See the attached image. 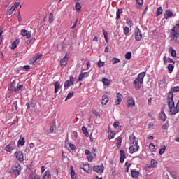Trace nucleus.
Segmentation results:
<instances>
[{"label": "nucleus", "mask_w": 179, "mask_h": 179, "mask_svg": "<svg viewBox=\"0 0 179 179\" xmlns=\"http://www.w3.org/2000/svg\"><path fill=\"white\" fill-rule=\"evenodd\" d=\"M49 22L50 23H52L54 22V15L50 13L49 15Z\"/></svg>", "instance_id": "de8ad7c7"}, {"label": "nucleus", "mask_w": 179, "mask_h": 179, "mask_svg": "<svg viewBox=\"0 0 179 179\" xmlns=\"http://www.w3.org/2000/svg\"><path fill=\"white\" fill-rule=\"evenodd\" d=\"M107 103H108V97L103 96L101 99V104L103 106H106V104H107Z\"/></svg>", "instance_id": "5701e85b"}, {"label": "nucleus", "mask_w": 179, "mask_h": 179, "mask_svg": "<svg viewBox=\"0 0 179 179\" xmlns=\"http://www.w3.org/2000/svg\"><path fill=\"white\" fill-rule=\"evenodd\" d=\"M146 76L145 72L140 73L137 78L134 81V86L136 90H141V87H142V85H143V79Z\"/></svg>", "instance_id": "f257e3e1"}, {"label": "nucleus", "mask_w": 179, "mask_h": 179, "mask_svg": "<svg viewBox=\"0 0 179 179\" xmlns=\"http://www.w3.org/2000/svg\"><path fill=\"white\" fill-rule=\"evenodd\" d=\"M13 12H15V8L14 7H11L7 12V15H12V13H13Z\"/></svg>", "instance_id": "c03bdc74"}, {"label": "nucleus", "mask_w": 179, "mask_h": 179, "mask_svg": "<svg viewBox=\"0 0 179 179\" xmlns=\"http://www.w3.org/2000/svg\"><path fill=\"white\" fill-rule=\"evenodd\" d=\"M159 87H162V89H164L166 87V79H162L159 81Z\"/></svg>", "instance_id": "6ab92c4d"}, {"label": "nucleus", "mask_w": 179, "mask_h": 179, "mask_svg": "<svg viewBox=\"0 0 179 179\" xmlns=\"http://www.w3.org/2000/svg\"><path fill=\"white\" fill-rule=\"evenodd\" d=\"M13 89H16V87H15V83H11L10 84V90H12V92H13Z\"/></svg>", "instance_id": "052dcab7"}, {"label": "nucleus", "mask_w": 179, "mask_h": 179, "mask_svg": "<svg viewBox=\"0 0 179 179\" xmlns=\"http://www.w3.org/2000/svg\"><path fill=\"white\" fill-rule=\"evenodd\" d=\"M84 171L89 173V170H90V165L89 164H85L83 165V168H82Z\"/></svg>", "instance_id": "c756f323"}, {"label": "nucleus", "mask_w": 179, "mask_h": 179, "mask_svg": "<svg viewBox=\"0 0 179 179\" xmlns=\"http://www.w3.org/2000/svg\"><path fill=\"white\" fill-rule=\"evenodd\" d=\"M87 77H89V73L83 72V71H81V73L78 76V81L82 82L83 79H85V78H87Z\"/></svg>", "instance_id": "f8f14e48"}, {"label": "nucleus", "mask_w": 179, "mask_h": 179, "mask_svg": "<svg viewBox=\"0 0 179 179\" xmlns=\"http://www.w3.org/2000/svg\"><path fill=\"white\" fill-rule=\"evenodd\" d=\"M69 148L71 150H75L76 149V145H75V144L69 143Z\"/></svg>", "instance_id": "6e6d98bb"}, {"label": "nucleus", "mask_w": 179, "mask_h": 179, "mask_svg": "<svg viewBox=\"0 0 179 179\" xmlns=\"http://www.w3.org/2000/svg\"><path fill=\"white\" fill-rule=\"evenodd\" d=\"M123 31H124V34L125 36H127V34L129 33V28L128 27H125L124 29H123Z\"/></svg>", "instance_id": "79ce46f5"}, {"label": "nucleus", "mask_w": 179, "mask_h": 179, "mask_svg": "<svg viewBox=\"0 0 179 179\" xmlns=\"http://www.w3.org/2000/svg\"><path fill=\"white\" fill-rule=\"evenodd\" d=\"M73 136H74V138H78V132H76V131H73Z\"/></svg>", "instance_id": "774afa93"}, {"label": "nucleus", "mask_w": 179, "mask_h": 179, "mask_svg": "<svg viewBox=\"0 0 179 179\" xmlns=\"http://www.w3.org/2000/svg\"><path fill=\"white\" fill-rule=\"evenodd\" d=\"M23 89V85H17V87L13 89V92H19Z\"/></svg>", "instance_id": "72a5a7b5"}, {"label": "nucleus", "mask_w": 179, "mask_h": 179, "mask_svg": "<svg viewBox=\"0 0 179 179\" xmlns=\"http://www.w3.org/2000/svg\"><path fill=\"white\" fill-rule=\"evenodd\" d=\"M93 170L96 173H100L101 174V173L104 172V166L103 165L95 166L93 167Z\"/></svg>", "instance_id": "6e6552de"}, {"label": "nucleus", "mask_w": 179, "mask_h": 179, "mask_svg": "<svg viewBox=\"0 0 179 179\" xmlns=\"http://www.w3.org/2000/svg\"><path fill=\"white\" fill-rule=\"evenodd\" d=\"M87 159L88 162H92L93 160V155H87Z\"/></svg>", "instance_id": "4d7b16f0"}, {"label": "nucleus", "mask_w": 179, "mask_h": 179, "mask_svg": "<svg viewBox=\"0 0 179 179\" xmlns=\"http://www.w3.org/2000/svg\"><path fill=\"white\" fill-rule=\"evenodd\" d=\"M126 156H125V151L121 150H120V163H124L125 160Z\"/></svg>", "instance_id": "f3484780"}, {"label": "nucleus", "mask_w": 179, "mask_h": 179, "mask_svg": "<svg viewBox=\"0 0 179 179\" xmlns=\"http://www.w3.org/2000/svg\"><path fill=\"white\" fill-rule=\"evenodd\" d=\"M173 40H177L179 37V20L176 22V25L173 27L171 31Z\"/></svg>", "instance_id": "f03ea898"}, {"label": "nucleus", "mask_w": 179, "mask_h": 179, "mask_svg": "<svg viewBox=\"0 0 179 179\" xmlns=\"http://www.w3.org/2000/svg\"><path fill=\"white\" fill-rule=\"evenodd\" d=\"M114 128H118L120 127V122H115L113 124Z\"/></svg>", "instance_id": "13d9d810"}, {"label": "nucleus", "mask_w": 179, "mask_h": 179, "mask_svg": "<svg viewBox=\"0 0 179 179\" xmlns=\"http://www.w3.org/2000/svg\"><path fill=\"white\" fill-rule=\"evenodd\" d=\"M131 177H133V178H138V177H139V172L131 171Z\"/></svg>", "instance_id": "7c9ffc66"}, {"label": "nucleus", "mask_w": 179, "mask_h": 179, "mask_svg": "<svg viewBox=\"0 0 179 179\" xmlns=\"http://www.w3.org/2000/svg\"><path fill=\"white\" fill-rule=\"evenodd\" d=\"M162 129H164L165 131L169 129V122H166V124H163Z\"/></svg>", "instance_id": "3c124183"}, {"label": "nucleus", "mask_w": 179, "mask_h": 179, "mask_svg": "<svg viewBox=\"0 0 179 179\" xmlns=\"http://www.w3.org/2000/svg\"><path fill=\"white\" fill-rule=\"evenodd\" d=\"M176 17V15L173 14V12H171L170 10H168L165 12L164 13V19H166V20L170 19V17Z\"/></svg>", "instance_id": "ddd939ff"}, {"label": "nucleus", "mask_w": 179, "mask_h": 179, "mask_svg": "<svg viewBox=\"0 0 179 179\" xmlns=\"http://www.w3.org/2000/svg\"><path fill=\"white\" fill-rule=\"evenodd\" d=\"M43 57V55H37L35 57H34V64L37 62L38 59H40Z\"/></svg>", "instance_id": "a19ab883"}, {"label": "nucleus", "mask_w": 179, "mask_h": 179, "mask_svg": "<svg viewBox=\"0 0 179 179\" xmlns=\"http://www.w3.org/2000/svg\"><path fill=\"white\" fill-rule=\"evenodd\" d=\"M168 69H169L170 73H171V72H173V69H174V65L169 64L168 65Z\"/></svg>", "instance_id": "a18cd8bd"}, {"label": "nucleus", "mask_w": 179, "mask_h": 179, "mask_svg": "<svg viewBox=\"0 0 179 179\" xmlns=\"http://www.w3.org/2000/svg\"><path fill=\"white\" fill-rule=\"evenodd\" d=\"M129 143L130 145H138V139L135 135L131 134L129 136Z\"/></svg>", "instance_id": "1a4fd4ad"}, {"label": "nucleus", "mask_w": 179, "mask_h": 179, "mask_svg": "<svg viewBox=\"0 0 179 179\" xmlns=\"http://www.w3.org/2000/svg\"><path fill=\"white\" fill-rule=\"evenodd\" d=\"M46 178L51 179V173H50L49 171H48V173L46 174Z\"/></svg>", "instance_id": "69168bd1"}, {"label": "nucleus", "mask_w": 179, "mask_h": 179, "mask_svg": "<svg viewBox=\"0 0 179 179\" xmlns=\"http://www.w3.org/2000/svg\"><path fill=\"white\" fill-rule=\"evenodd\" d=\"M25 143L24 137H20L18 141V145H20V146H24Z\"/></svg>", "instance_id": "a878e982"}, {"label": "nucleus", "mask_w": 179, "mask_h": 179, "mask_svg": "<svg viewBox=\"0 0 179 179\" xmlns=\"http://www.w3.org/2000/svg\"><path fill=\"white\" fill-rule=\"evenodd\" d=\"M19 43L18 39L15 40L14 42L12 43L10 48L11 50H15L17 47V43Z\"/></svg>", "instance_id": "c85d7f7f"}, {"label": "nucleus", "mask_w": 179, "mask_h": 179, "mask_svg": "<svg viewBox=\"0 0 179 179\" xmlns=\"http://www.w3.org/2000/svg\"><path fill=\"white\" fill-rule=\"evenodd\" d=\"M48 171H46L44 173L42 179H47V174H48Z\"/></svg>", "instance_id": "338daca9"}, {"label": "nucleus", "mask_w": 179, "mask_h": 179, "mask_svg": "<svg viewBox=\"0 0 179 179\" xmlns=\"http://www.w3.org/2000/svg\"><path fill=\"white\" fill-rule=\"evenodd\" d=\"M117 148H121V144L122 143V137L121 136H119L117 138Z\"/></svg>", "instance_id": "4be33fe9"}, {"label": "nucleus", "mask_w": 179, "mask_h": 179, "mask_svg": "<svg viewBox=\"0 0 179 179\" xmlns=\"http://www.w3.org/2000/svg\"><path fill=\"white\" fill-rule=\"evenodd\" d=\"M163 13V8L162 7H159L157 10V16H160Z\"/></svg>", "instance_id": "4c0bfd02"}, {"label": "nucleus", "mask_w": 179, "mask_h": 179, "mask_svg": "<svg viewBox=\"0 0 179 179\" xmlns=\"http://www.w3.org/2000/svg\"><path fill=\"white\" fill-rule=\"evenodd\" d=\"M54 86H55V93L57 94V92H59L61 89V84H59V82L56 81L54 83Z\"/></svg>", "instance_id": "dca6fc26"}, {"label": "nucleus", "mask_w": 179, "mask_h": 179, "mask_svg": "<svg viewBox=\"0 0 179 179\" xmlns=\"http://www.w3.org/2000/svg\"><path fill=\"white\" fill-rule=\"evenodd\" d=\"M126 23H127V26H129V27H132V20L127 19L126 20Z\"/></svg>", "instance_id": "603ef678"}, {"label": "nucleus", "mask_w": 179, "mask_h": 179, "mask_svg": "<svg viewBox=\"0 0 179 179\" xmlns=\"http://www.w3.org/2000/svg\"><path fill=\"white\" fill-rule=\"evenodd\" d=\"M92 113H93V114H94V115L96 117V118H97V117H100V113H99L96 110H92Z\"/></svg>", "instance_id": "680f3d73"}, {"label": "nucleus", "mask_w": 179, "mask_h": 179, "mask_svg": "<svg viewBox=\"0 0 179 179\" xmlns=\"http://www.w3.org/2000/svg\"><path fill=\"white\" fill-rule=\"evenodd\" d=\"M134 145H131L129 147V153H135L136 152H138L139 150V145L138 144H133Z\"/></svg>", "instance_id": "9d476101"}, {"label": "nucleus", "mask_w": 179, "mask_h": 179, "mask_svg": "<svg viewBox=\"0 0 179 179\" xmlns=\"http://www.w3.org/2000/svg\"><path fill=\"white\" fill-rule=\"evenodd\" d=\"M173 92L174 93H177L178 92H179V87L177 86V87H172L171 89V91L168 93V97H169V96H170V93H173Z\"/></svg>", "instance_id": "412c9836"}, {"label": "nucleus", "mask_w": 179, "mask_h": 179, "mask_svg": "<svg viewBox=\"0 0 179 179\" xmlns=\"http://www.w3.org/2000/svg\"><path fill=\"white\" fill-rule=\"evenodd\" d=\"M29 178L30 179H40V176H38L34 173H31L29 174Z\"/></svg>", "instance_id": "393cba45"}, {"label": "nucleus", "mask_w": 179, "mask_h": 179, "mask_svg": "<svg viewBox=\"0 0 179 179\" xmlns=\"http://www.w3.org/2000/svg\"><path fill=\"white\" fill-rule=\"evenodd\" d=\"M159 118L162 121H166V120H167V116L166 115V113H164V109H162L161 110V113L159 115Z\"/></svg>", "instance_id": "2eb2a0df"}, {"label": "nucleus", "mask_w": 179, "mask_h": 179, "mask_svg": "<svg viewBox=\"0 0 179 179\" xmlns=\"http://www.w3.org/2000/svg\"><path fill=\"white\" fill-rule=\"evenodd\" d=\"M108 139L110 141V139H114V136H115V133L111 130H109L108 131Z\"/></svg>", "instance_id": "aec40b11"}, {"label": "nucleus", "mask_w": 179, "mask_h": 179, "mask_svg": "<svg viewBox=\"0 0 179 179\" xmlns=\"http://www.w3.org/2000/svg\"><path fill=\"white\" fill-rule=\"evenodd\" d=\"M75 7H76V10L77 12H80V9H82V6H80V2H77V3H76Z\"/></svg>", "instance_id": "f704fd0d"}, {"label": "nucleus", "mask_w": 179, "mask_h": 179, "mask_svg": "<svg viewBox=\"0 0 179 179\" xmlns=\"http://www.w3.org/2000/svg\"><path fill=\"white\" fill-rule=\"evenodd\" d=\"M82 131L87 138L89 137V131H87V128H86V127L83 126L82 127Z\"/></svg>", "instance_id": "2f4dec72"}, {"label": "nucleus", "mask_w": 179, "mask_h": 179, "mask_svg": "<svg viewBox=\"0 0 179 179\" xmlns=\"http://www.w3.org/2000/svg\"><path fill=\"white\" fill-rule=\"evenodd\" d=\"M70 80H67L64 83V87H71L73 83H75V80H76V78H74L73 76H69Z\"/></svg>", "instance_id": "20e7f679"}, {"label": "nucleus", "mask_w": 179, "mask_h": 179, "mask_svg": "<svg viewBox=\"0 0 179 179\" xmlns=\"http://www.w3.org/2000/svg\"><path fill=\"white\" fill-rule=\"evenodd\" d=\"M164 152H166V146H164V148H160L159 150V155H163V153H164Z\"/></svg>", "instance_id": "8fccbe9b"}, {"label": "nucleus", "mask_w": 179, "mask_h": 179, "mask_svg": "<svg viewBox=\"0 0 179 179\" xmlns=\"http://www.w3.org/2000/svg\"><path fill=\"white\" fill-rule=\"evenodd\" d=\"M136 3L137 9H141V8H142V5H143V0H136Z\"/></svg>", "instance_id": "bb28decb"}, {"label": "nucleus", "mask_w": 179, "mask_h": 179, "mask_svg": "<svg viewBox=\"0 0 179 179\" xmlns=\"http://www.w3.org/2000/svg\"><path fill=\"white\" fill-rule=\"evenodd\" d=\"M170 174H171L172 178H174V179H176V178H177V173H176V172L171 171V172L170 173Z\"/></svg>", "instance_id": "864d4df0"}, {"label": "nucleus", "mask_w": 179, "mask_h": 179, "mask_svg": "<svg viewBox=\"0 0 179 179\" xmlns=\"http://www.w3.org/2000/svg\"><path fill=\"white\" fill-rule=\"evenodd\" d=\"M20 164H17L12 167L11 173L17 176L20 175Z\"/></svg>", "instance_id": "7ed1b4c3"}, {"label": "nucleus", "mask_w": 179, "mask_h": 179, "mask_svg": "<svg viewBox=\"0 0 179 179\" xmlns=\"http://www.w3.org/2000/svg\"><path fill=\"white\" fill-rule=\"evenodd\" d=\"M126 59H131V57H132V53L131 52H128L125 54L124 55Z\"/></svg>", "instance_id": "58836bf2"}, {"label": "nucleus", "mask_w": 179, "mask_h": 179, "mask_svg": "<svg viewBox=\"0 0 179 179\" xmlns=\"http://www.w3.org/2000/svg\"><path fill=\"white\" fill-rule=\"evenodd\" d=\"M34 41H36V38H31L29 41H27V44H30L31 43H34Z\"/></svg>", "instance_id": "0e129e2a"}, {"label": "nucleus", "mask_w": 179, "mask_h": 179, "mask_svg": "<svg viewBox=\"0 0 179 179\" xmlns=\"http://www.w3.org/2000/svg\"><path fill=\"white\" fill-rule=\"evenodd\" d=\"M68 64V57L66 56L60 60L61 66H65Z\"/></svg>", "instance_id": "a211bd4d"}, {"label": "nucleus", "mask_w": 179, "mask_h": 179, "mask_svg": "<svg viewBox=\"0 0 179 179\" xmlns=\"http://www.w3.org/2000/svg\"><path fill=\"white\" fill-rule=\"evenodd\" d=\"M21 34L23 37H26L27 38H30V37H31V34L30 33V31L26 29H22Z\"/></svg>", "instance_id": "4468645a"}, {"label": "nucleus", "mask_w": 179, "mask_h": 179, "mask_svg": "<svg viewBox=\"0 0 179 179\" xmlns=\"http://www.w3.org/2000/svg\"><path fill=\"white\" fill-rule=\"evenodd\" d=\"M103 33L106 43H108V33H107V31H106L104 29L103 30Z\"/></svg>", "instance_id": "e433bc0d"}, {"label": "nucleus", "mask_w": 179, "mask_h": 179, "mask_svg": "<svg viewBox=\"0 0 179 179\" xmlns=\"http://www.w3.org/2000/svg\"><path fill=\"white\" fill-rule=\"evenodd\" d=\"M72 97H73V92H69L68 94H67V96L65 99V101H68V100H69V99H72Z\"/></svg>", "instance_id": "ea45409f"}, {"label": "nucleus", "mask_w": 179, "mask_h": 179, "mask_svg": "<svg viewBox=\"0 0 179 179\" xmlns=\"http://www.w3.org/2000/svg\"><path fill=\"white\" fill-rule=\"evenodd\" d=\"M121 13H122V10L118 9L116 13V18L117 19H120Z\"/></svg>", "instance_id": "37998d69"}, {"label": "nucleus", "mask_w": 179, "mask_h": 179, "mask_svg": "<svg viewBox=\"0 0 179 179\" xmlns=\"http://www.w3.org/2000/svg\"><path fill=\"white\" fill-rule=\"evenodd\" d=\"M15 156H16V159H17L19 162H24V156L23 155V152L21 150L16 151Z\"/></svg>", "instance_id": "423d86ee"}, {"label": "nucleus", "mask_w": 179, "mask_h": 179, "mask_svg": "<svg viewBox=\"0 0 179 179\" xmlns=\"http://www.w3.org/2000/svg\"><path fill=\"white\" fill-rule=\"evenodd\" d=\"M19 5H20V3L15 2V3H14V6H13V8L14 9H16V8H18Z\"/></svg>", "instance_id": "e2e57ef3"}, {"label": "nucleus", "mask_w": 179, "mask_h": 179, "mask_svg": "<svg viewBox=\"0 0 179 179\" xmlns=\"http://www.w3.org/2000/svg\"><path fill=\"white\" fill-rule=\"evenodd\" d=\"M104 62H102L101 60H99L97 63L98 68H101V66H104Z\"/></svg>", "instance_id": "49530a36"}, {"label": "nucleus", "mask_w": 179, "mask_h": 179, "mask_svg": "<svg viewBox=\"0 0 179 179\" xmlns=\"http://www.w3.org/2000/svg\"><path fill=\"white\" fill-rule=\"evenodd\" d=\"M13 149H15V146L12 147L10 146V144H8L6 146V152H12Z\"/></svg>", "instance_id": "c9c22d12"}, {"label": "nucleus", "mask_w": 179, "mask_h": 179, "mask_svg": "<svg viewBox=\"0 0 179 179\" xmlns=\"http://www.w3.org/2000/svg\"><path fill=\"white\" fill-rule=\"evenodd\" d=\"M22 69L23 71H29V69H30V66L29 65L24 66Z\"/></svg>", "instance_id": "bf43d9fd"}, {"label": "nucleus", "mask_w": 179, "mask_h": 179, "mask_svg": "<svg viewBox=\"0 0 179 179\" xmlns=\"http://www.w3.org/2000/svg\"><path fill=\"white\" fill-rule=\"evenodd\" d=\"M134 37L136 41H141V40H142V31H141L139 28L136 29Z\"/></svg>", "instance_id": "39448f33"}, {"label": "nucleus", "mask_w": 179, "mask_h": 179, "mask_svg": "<svg viewBox=\"0 0 179 179\" xmlns=\"http://www.w3.org/2000/svg\"><path fill=\"white\" fill-rule=\"evenodd\" d=\"M113 64H118L120 62V59L114 57L112 60Z\"/></svg>", "instance_id": "09e8293b"}, {"label": "nucleus", "mask_w": 179, "mask_h": 179, "mask_svg": "<svg viewBox=\"0 0 179 179\" xmlns=\"http://www.w3.org/2000/svg\"><path fill=\"white\" fill-rule=\"evenodd\" d=\"M102 82H103V85H105L106 86H110V80L108 79H107L106 78H103Z\"/></svg>", "instance_id": "473e14b6"}, {"label": "nucleus", "mask_w": 179, "mask_h": 179, "mask_svg": "<svg viewBox=\"0 0 179 179\" xmlns=\"http://www.w3.org/2000/svg\"><path fill=\"white\" fill-rule=\"evenodd\" d=\"M150 166L153 169H155V167H157V161H156L154 159H152L151 161H150Z\"/></svg>", "instance_id": "cd10ccee"}, {"label": "nucleus", "mask_w": 179, "mask_h": 179, "mask_svg": "<svg viewBox=\"0 0 179 179\" xmlns=\"http://www.w3.org/2000/svg\"><path fill=\"white\" fill-rule=\"evenodd\" d=\"M169 50L171 51V57H173V58H176V55H177V54H176V50H174V48H173L172 46H171V47L169 48Z\"/></svg>", "instance_id": "b1692460"}, {"label": "nucleus", "mask_w": 179, "mask_h": 179, "mask_svg": "<svg viewBox=\"0 0 179 179\" xmlns=\"http://www.w3.org/2000/svg\"><path fill=\"white\" fill-rule=\"evenodd\" d=\"M122 94H120V92H117L116 94V99L115 101V104L116 106H120L121 104V101H122Z\"/></svg>", "instance_id": "0eeeda50"}, {"label": "nucleus", "mask_w": 179, "mask_h": 179, "mask_svg": "<svg viewBox=\"0 0 179 179\" xmlns=\"http://www.w3.org/2000/svg\"><path fill=\"white\" fill-rule=\"evenodd\" d=\"M128 107H135V99L132 96L127 97Z\"/></svg>", "instance_id": "9b49d317"}, {"label": "nucleus", "mask_w": 179, "mask_h": 179, "mask_svg": "<svg viewBox=\"0 0 179 179\" xmlns=\"http://www.w3.org/2000/svg\"><path fill=\"white\" fill-rule=\"evenodd\" d=\"M149 148L152 152H155V146L153 145V143H150L149 145Z\"/></svg>", "instance_id": "5fc2aeb1"}]
</instances>
